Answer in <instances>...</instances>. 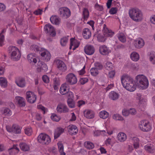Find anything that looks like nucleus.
Wrapping results in <instances>:
<instances>
[{"mask_svg": "<svg viewBox=\"0 0 155 155\" xmlns=\"http://www.w3.org/2000/svg\"><path fill=\"white\" fill-rule=\"evenodd\" d=\"M38 141L43 144H48L51 142V139L48 135L41 134L38 137Z\"/></svg>", "mask_w": 155, "mask_h": 155, "instance_id": "obj_5", "label": "nucleus"}, {"mask_svg": "<svg viewBox=\"0 0 155 155\" xmlns=\"http://www.w3.org/2000/svg\"><path fill=\"white\" fill-rule=\"evenodd\" d=\"M42 79L44 82L45 83H48L49 81L48 77L46 75H44L42 77Z\"/></svg>", "mask_w": 155, "mask_h": 155, "instance_id": "obj_64", "label": "nucleus"}, {"mask_svg": "<svg viewBox=\"0 0 155 155\" xmlns=\"http://www.w3.org/2000/svg\"><path fill=\"white\" fill-rule=\"evenodd\" d=\"M43 12V9H38L35 11L33 13L36 15H40L42 14Z\"/></svg>", "mask_w": 155, "mask_h": 155, "instance_id": "obj_61", "label": "nucleus"}, {"mask_svg": "<svg viewBox=\"0 0 155 155\" xmlns=\"http://www.w3.org/2000/svg\"><path fill=\"white\" fill-rule=\"evenodd\" d=\"M31 50L34 52L38 51L39 50V48L38 46L35 45H33L30 47Z\"/></svg>", "mask_w": 155, "mask_h": 155, "instance_id": "obj_52", "label": "nucleus"}, {"mask_svg": "<svg viewBox=\"0 0 155 155\" xmlns=\"http://www.w3.org/2000/svg\"><path fill=\"white\" fill-rule=\"evenodd\" d=\"M45 32L52 37H54L56 35V32L54 27L49 24L45 25L44 27Z\"/></svg>", "mask_w": 155, "mask_h": 155, "instance_id": "obj_12", "label": "nucleus"}, {"mask_svg": "<svg viewBox=\"0 0 155 155\" xmlns=\"http://www.w3.org/2000/svg\"><path fill=\"white\" fill-rule=\"evenodd\" d=\"M21 149L24 151H28L30 150L29 145L25 143H21L19 144Z\"/></svg>", "mask_w": 155, "mask_h": 155, "instance_id": "obj_32", "label": "nucleus"}, {"mask_svg": "<svg viewBox=\"0 0 155 155\" xmlns=\"http://www.w3.org/2000/svg\"><path fill=\"white\" fill-rule=\"evenodd\" d=\"M66 96L68 98V100H72L74 97V94L71 91H68V92L66 94Z\"/></svg>", "mask_w": 155, "mask_h": 155, "instance_id": "obj_50", "label": "nucleus"}, {"mask_svg": "<svg viewBox=\"0 0 155 155\" xmlns=\"http://www.w3.org/2000/svg\"><path fill=\"white\" fill-rule=\"evenodd\" d=\"M117 12V8L116 7H112L110 9L109 12L111 15L116 14Z\"/></svg>", "mask_w": 155, "mask_h": 155, "instance_id": "obj_55", "label": "nucleus"}, {"mask_svg": "<svg viewBox=\"0 0 155 155\" xmlns=\"http://www.w3.org/2000/svg\"><path fill=\"white\" fill-rule=\"evenodd\" d=\"M58 150L61 155H66L64 151V146L61 143H58L57 144Z\"/></svg>", "mask_w": 155, "mask_h": 155, "instance_id": "obj_37", "label": "nucleus"}, {"mask_svg": "<svg viewBox=\"0 0 155 155\" xmlns=\"http://www.w3.org/2000/svg\"><path fill=\"white\" fill-rule=\"evenodd\" d=\"M67 103L70 107L73 108L75 107L73 99L68 100Z\"/></svg>", "mask_w": 155, "mask_h": 155, "instance_id": "obj_53", "label": "nucleus"}, {"mask_svg": "<svg viewBox=\"0 0 155 155\" xmlns=\"http://www.w3.org/2000/svg\"><path fill=\"white\" fill-rule=\"evenodd\" d=\"M79 45V43L77 40L74 38H71L70 39V43L69 49H71L72 48L73 50H75L78 48Z\"/></svg>", "mask_w": 155, "mask_h": 155, "instance_id": "obj_16", "label": "nucleus"}, {"mask_svg": "<svg viewBox=\"0 0 155 155\" xmlns=\"http://www.w3.org/2000/svg\"><path fill=\"white\" fill-rule=\"evenodd\" d=\"M136 78L137 84L143 89L147 88L149 85L148 81L145 76L142 74L138 75Z\"/></svg>", "mask_w": 155, "mask_h": 155, "instance_id": "obj_2", "label": "nucleus"}, {"mask_svg": "<svg viewBox=\"0 0 155 155\" xmlns=\"http://www.w3.org/2000/svg\"><path fill=\"white\" fill-rule=\"evenodd\" d=\"M99 51L100 53L103 55H107L110 52L109 48L105 45L101 46L99 48Z\"/></svg>", "mask_w": 155, "mask_h": 155, "instance_id": "obj_19", "label": "nucleus"}, {"mask_svg": "<svg viewBox=\"0 0 155 155\" xmlns=\"http://www.w3.org/2000/svg\"><path fill=\"white\" fill-rule=\"evenodd\" d=\"M106 33H107V36L108 37H111L113 35L114 33L111 30H109L107 28L105 30Z\"/></svg>", "mask_w": 155, "mask_h": 155, "instance_id": "obj_62", "label": "nucleus"}, {"mask_svg": "<svg viewBox=\"0 0 155 155\" xmlns=\"http://www.w3.org/2000/svg\"><path fill=\"white\" fill-rule=\"evenodd\" d=\"M57 110L59 113H66L69 111V109L67 106L64 104H58L57 107Z\"/></svg>", "mask_w": 155, "mask_h": 155, "instance_id": "obj_13", "label": "nucleus"}, {"mask_svg": "<svg viewBox=\"0 0 155 155\" xmlns=\"http://www.w3.org/2000/svg\"><path fill=\"white\" fill-rule=\"evenodd\" d=\"M129 15L130 18L135 22H139L143 19L142 12L137 8H132L130 9L129 12Z\"/></svg>", "mask_w": 155, "mask_h": 155, "instance_id": "obj_1", "label": "nucleus"}, {"mask_svg": "<svg viewBox=\"0 0 155 155\" xmlns=\"http://www.w3.org/2000/svg\"><path fill=\"white\" fill-rule=\"evenodd\" d=\"M19 151V149L16 146L14 145L13 147L8 149V151L10 155H15Z\"/></svg>", "mask_w": 155, "mask_h": 155, "instance_id": "obj_28", "label": "nucleus"}, {"mask_svg": "<svg viewBox=\"0 0 155 155\" xmlns=\"http://www.w3.org/2000/svg\"><path fill=\"white\" fill-rule=\"evenodd\" d=\"M37 71L38 72L44 73L47 71L48 68L47 65L41 61H39L37 64Z\"/></svg>", "mask_w": 155, "mask_h": 155, "instance_id": "obj_11", "label": "nucleus"}, {"mask_svg": "<svg viewBox=\"0 0 155 155\" xmlns=\"http://www.w3.org/2000/svg\"><path fill=\"white\" fill-rule=\"evenodd\" d=\"M26 99L27 101L30 103H34L37 99L36 96L31 91H28L26 93Z\"/></svg>", "mask_w": 155, "mask_h": 155, "instance_id": "obj_9", "label": "nucleus"}, {"mask_svg": "<svg viewBox=\"0 0 155 155\" xmlns=\"http://www.w3.org/2000/svg\"><path fill=\"white\" fill-rule=\"evenodd\" d=\"M82 35L84 38L89 39L91 36V31L88 28H85L83 30Z\"/></svg>", "mask_w": 155, "mask_h": 155, "instance_id": "obj_26", "label": "nucleus"}, {"mask_svg": "<svg viewBox=\"0 0 155 155\" xmlns=\"http://www.w3.org/2000/svg\"><path fill=\"white\" fill-rule=\"evenodd\" d=\"M84 116L87 119H92L94 117L95 113L92 110L87 109L84 110Z\"/></svg>", "mask_w": 155, "mask_h": 155, "instance_id": "obj_18", "label": "nucleus"}, {"mask_svg": "<svg viewBox=\"0 0 155 155\" xmlns=\"http://www.w3.org/2000/svg\"><path fill=\"white\" fill-rule=\"evenodd\" d=\"M58 13L61 16L67 18L69 17L71 15L70 10L67 7H61L58 10Z\"/></svg>", "mask_w": 155, "mask_h": 155, "instance_id": "obj_6", "label": "nucleus"}, {"mask_svg": "<svg viewBox=\"0 0 155 155\" xmlns=\"http://www.w3.org/2000/svg\"><path fill=\"white\" fill-rule=\"evenodd\" d=\"M3 114L7 116H11L12 114V112L8 108H5L3 112Z\"/></svg>", "mask_w": 155, "mask_h": 155, "instance_id": "obj_51", "label": "nucleus"}, {"mask_svg": "<svg viewBox=\"0 0 155 155\" xmlns=\"http://www.w3.org/2000/svg\"><path fill=\"white\" fill-rule=\"evenodd\" d=\"M119 95L114 91H111L109 94V98L115 101L117 100L119 97Z\"/></svg>", "mask_w": 155, "mask_h": 155, "instance_id": "obj_27", "label": "nucleus"}, {"mask_svg": "<svg viewBox=\"0 0 155 155\" xmlns=\"http://www.w3.org/2000/svg\"><path fill=\"white\" fill-rule=\"evenodd\" d=\"M117 36L119 40L122 42L126 41V38L124 35L123 33H119L117 34Z\"/></svg>", "mask_w": 155, "mask_h": 155, "instance_id": "obj_38", "label": "nucleus"}, {"mask_svg": "<svg viewBox=\"0 0 155 155\" xmlns=\"http://www.w3.org/2000/svg\"><path fill=\"white\" fill-rule=\"evenodd\" d=\"M27 59L28 61L31 63L35 64L37 62L35 54L30 53L28 54L27 57Z\"/></svg>", "mask_w": 155, "mask_h": 155, "instance_id": "obj_22", "label": "nucleus"}, {"mask_svg": "<svg viewBox=\"0 0 155 155\" xmlns=\"http://www.w3.org/2000/svg\"><path fill=\"white\" fill-rule=\"evenodd\" d=\"M150 60L153 64H155V52H151L149 55Z\"/></svg>", "mask_w": 155, "mask_h": 155, "instance_id": "obj_42", "label": "nucleus"}, {"mask_svg": "<svg viewBox=\"0 0 155 155\" xmlns=\"http://www.w3.org/2000/svg\"><path fill=\"white\" fill-rule=\"evenodd\" d=\"M22 127L18 125H13V133L16 134L21 133Z\"/></svg>", "mask_w": 155, "mask_h": 155, "instance_id": "obj_33", "label": "nucleus"}, {"mask_svg": "<svg viewBox=\"0 0 155 155\" xmlns=\"http://www.w3.org/2000/svg\"><path fill=\"white\" fill-rule=\"evenodd\" d=\"M130 57L131 59L133 61H137L139 59V54L136 52H133L131 54Z\"/></svg>", "mask_w": 155, "mask_h": 155, "instance_id": "obj_34", "label": "nucleus"}, {"mask_svg": "<svg viewBox=\"0 0 155 155\" xmlns=\"http://www.w3.org/2000/svg\"><path fill=\"white\" fill-rule=\"evenodd\" d=\"M127 138V136L124 133L120 132L117 135V139L120 142H124L126 140Z\"/></svg>", "mask_w": 155, "mask_h": 155, "instance_id": "obj_25", "label": "nucleus"}, {"mask_svg": "<svg viewBox=\"0 0 155 155\" xmlns=\"http://www.w3.org/2000/svg\"><path fill=\"white\" fill-rule=\"evenodd\" d=\"M94 7L95 9L98 11H102L103 10V6L99 5L97 3L95 4Z\"/></svg>", "mask_w": 155, "mask_h": 155, "instance_id": "obj_56", "label": "nucleus"}, {"mask_svg": "<svg viewBox=\"0 0 155 155\" xmlns=\"http://www.w3.org/2000/svg\"><path fill=\"white\" fill-rule=\"evenodd\" d=\"M83 16L84 20H87L89 17V12L87 8H84L83 9Z\"/></svg>", "mask_w": 155, "mask_h": 155, "instance_id": "obj_40", "label": "nucleus"}, {"mask_svg": "<svg viewBox=\"0 0 155 155\" xmlns=\"http://www.w3.org/2000/svg\"><path fill=\"white\" fill-rule=\"evenodd\" d=\"M136 99L138 101L139 103L141 104L143 102V98L141 97V95L140 94H137Z\"/></svg>", "mask_w": 155, "mask_h": 155, "instance_id": "obj_57", "label": "nucleus"}, {"mask_svg": "<svg viewBox=\"0 0 155 155\" xmlns=\"http://www.w3.org/2000/svg\"><path fill=\"white\" fill-rule=\"evenodd\" d=\"M90 72L91 74L94 76H96L98 74V71L97 68H93L90 70Z\"/></svg>", "mask_w": 155, "mask_h": 155, "instance_id": "obj_49", "label": "nucleus"}, {"mask_svg": "<svg viewBox=\"0 0 155 155\" xmlns=\"http://www.w3.org/2000/svg\"><path fill=\"white\" fill-rule=\"evenodd\" d=\"M16 84L19 87L21 88H23L25 87L26 82L25 79L23 78H20L15 81Z\"/></svg>", "mask_w": 155, "mask_h": 155, "instance_id": "obj_23", "label": "nucleus"}, {"mask_svg": "<svg viewBox=\"0 0 155 155\" xmlns=\"http://www.w3.org/2000/svg\"><path fill=\"white\" fill-rule=\"evenodd\" d=\"M113 118L116 120H124V119L123 117L120 115L118 114H114L112 116Z\"/></svg>", "mask_w": 155, "mask_h": 155, "instance_id": "obj_44", "label": "nucleus"}, {"mask_svg": "<svg viewBox=\"0 0 155 155\" xmlns=\"http://www.w3.org/2000/svg\"><path fill=\"white\" fill-rule=\"evenodd\" d=\"M121 80L123 87L127 86V85L134 82L133 78L127 74H124L122 76Z\"/></svg>", "mask_w": 155, "mask_h": 155, "instance_id": "obj_7", "label": "nucleus"}, {"mask_svg": "<svg viewBox=\"0 0 155 155\" xmlns=\"http://www.w3.org/2000/svg\"><path fill=\"white\" fill-rule=\"evenodd\" d=\"M64 130L61 127H57L55 130L54 133V137L55 139L58 138L60 136L64 133Z\"/></svg>", "mask_w": 155, "mask_h": 155, "instance_id": "obj_21", "label": "nucleus"}, {"mask_svg": "<svg viewBox=\"0 0 155 155\" xmlns=\"http://www.w3.org/2000/svg\"><path fill=\"white\" fill-rule=\"evenodd\" d=\"M54 62L57 68L62 72H65L67 69V67L65 64L62 61L57 59H55Z\"/></svg>", "mask_w": 155, "mask_h": 155, "instance_id": "obj_10", "label": "nucleus"}, {"mask_svg": "<svg viewBox=\"0 0 155 155\" xmlns=\"http://www.w3.org/2000/svg\"><path fill=\"white\" fill-rule=\"evenodd\" d=\"M25 134L28 136L31 135L32 133V130L31 127H28L25 128L24 129Z\"/></svg>", "mask_w": 155, "mask_h": 155, "instance_id": "obj_46", "label": "nucleus"}, {"mask_svg": "<svg viewBox=\"0 0 155 155\" xmlns=\"http://www.w3.org/2000/svg\"><path fill=\"white\" fill-rule=\"evenodd\" d=\"M15 99L20 107H23L25 106V100L22 97L17 96L15 97Z\"/></svg>", "mask_w": 155, "mask_h": 155, "instance_id": "obj_24", "label": "nucleus"}, {"mask_svg": "<svg viewBox=\"0 0 155 155\" xmlns=\"http://www.w3.org/2000/svg\"><path fill=\"white\" fill-rule=\"evenodd\" d=\"M8 51L10 53L11 58L14 61L19 60L21 57V54L19 49L16 47L11 46L8 48Z\"/></svg>", "mask_w": 155, "mask_h": 155, "instance_id": "obj_3", "label": "nucleus"}, {"mask_svg": "<svg viewBox=\"0 0 155 155\" xmlns=\"http://www.w3.org/2000/svg\"><path fill=\"white\" fill-rule=\"evenodd\" d=\"M134 45L137 48H140L142 47L144 45L143 40L141 38H139L136 39L134 41Z\"/></svg>", "mask_w": 155, "mask_h": 155, "instance_id": "obj_20", "label": "nucleus"}, {"mask_svg": "<svg viewBox=\"0 0 155 155\" xmlns=\"http://www.w3.org/2000/svg\"><path fill=\"white\" fill-rule=\"evenodd\" d=\"M122 115L125 117L128 116L129 114V110L124 109L122 111Z\"/></svg>", "mask_w": 155, "mask_h": 155, "instance_id": "obj_63", "label": "nucleus"}, {"mask_svg": "<svg viewBox=\"0 0 155 155\" xmlns=\"http://www.w3.org/2000/svg\"><path fill=\"white\" fill-rule=\"evenodd\" d=\"M109 116V113L105 110H102L100 112L99 117L103 119L107 118Z\"/></svg>", "mask_w": 155, "mask_h": 155, "instance_id": "obj_35", "label": "nucleus"}, {"mask_svg": "<svg viewBox=\"0 0 155 155\" xmlns=\"http://www.w3.org/2000/svg\"><path fill=\"white\" fill-rule=\"evenodd\" d=\"M41 55L42 59L45 61H48L50 59L51 55L50 52L46 50H45L41 51Z\"/></svg>", "mask_w": 155, "mask_h": 155, "instance_id": "obj_14", "label": "nucleus"}, {"mask_svg": "<svg viewBox=\"0 0 155 155\" xmlns=\"http://www.w3.org/2000/svg\"><path fill=\"white\" fill-rule=\"evenodd\" d=\"M85 147L89 149H91L94 147V144L90 141L85 142L84 143Z\"/></svg>", "mask_w": 155, "mask_h": 155, "instance_id": "obj_41", "label": "nucleus"}, {"mask_svg": "<svg viewBox=\"0 0 155 155\" xmlns=\"http://www.w3.org/2000/svg\"><path fill=\"white\" fill-rule=\"evenodd\" d=\"M127 90L131 91H133L136 89V86L134 84V82L130 83V84L127 85V86L124 87Z\"/></svg>", "mask_w": 155, "mask_h": 155, "instance_id": "obj_29", "label": "nucleus"}, {"mask_svg": "<svg viewBox=\"0 0 155 155\" xmlns=\"http://www.w3.org/2000/svg\"><path fill=\"white\" fill-rule=\"evenodd\" d=\"M115 72L114 70L109 71L108 73L107 76L110 78H113L115 75Z\"/></svg>", "mask_w": 155, "mask_h": 155, "instance_id": "obj_58", "label": "nucleus"}, {"mask_svg": "<svg viewBox=\"0 0 155 155\" xmlns=\"http://www.w3.org/2000/svg\"><path fill=\"white\" fill-rule=\"evenodd\" d=\"M66 82L70 85H73L77 82V78L74 74L69 73L66 76Z\"/></svg>", "mask_w": 155, "mask_h": 155, "instance_id": "obj_8", "label": "nucleus"}, {"mask_svg": "<svg viewBox=\"0 0 155 155\" xmlns=\"http://www.w3.org/2000/svg\"><path fill=\"white\" fill-rule=\"evenodd\" d=\"M88 79L87 78H82L80 80V82L81 84H84L87 82Z\"/></svg>", "mask_w": 155, "mask_h": 155, "instance_id": "obj_60", "label": "nucleus"}, {"mask_svg": "<svg viewBox=\"0 0 155 155\" xmlns=\"http://www.w3.org/2000/svg\"><path fill=\"white\" fill-rule=\"evenodd\" d=\"M145 150L147 152L153 153L154 152V149L152 145H146L144 147Z\"/></svg>", "mask_w": 155, "mask_h": 155, "instance_id": "obj_36", "label": "nucleus"}, {"mask_svg": "<svg viewBox=\"0 0 155 155\" xmlns=\"http://www.w3.org/2000/svg\"><path fill=\"white\" fill-rule=\"evenodd\" d=\"M5 31V29L2 30L1 33L0 34V46H2L3 45L4 40V36L2 34Z\"/></svg>", "mask_w": 155, "mask_h": 155, "instance_id": "obj_45", "label": "nucleus"}, {"mask_svg": "<svg viewBox=\"0 0 155 155\" xmlns=\"http://www.w3.org/2000/svg\"><path fill=\"white\" fill-rule=\"evenodd\" d=\"M105 67L107 70L108 71H111L113 70L114 67L112 63L110 62H107L106 64Z\"/></svg>", "mask_w": 155, "mask_h": 155, "instance_id": "obj_43", "label": "nucleus"}, {"mask_svg": "<svg viewBox=\"0 0 155 155\" xmlns=\"http://www.w3.org/2000/svg\"><path fill=\"white\" fill-rule=\"evenodd\" d=\"M66 83H64L60 87V93L62 95L66 94L68 91H69L68 89H67V87Z\"/></svg>", "mask_w": 155, "mask_h": 155, "instance_id": "obj_30", "label": "nucleus"}, {"mask_svg": "<svg viewBox=\"0 0 155 155\" xmlns=\"http://www.w3.org/2000/svg\"><path fill=\"white\" fill-rule=\"evenodd\" d=\"M51 118L53 120L56 122L59 121L61 119V117L60 116H58L54 114H52Z\"/></svg>", "mask_w": 155, "mask_h": 155, "instance_id": "obj_48", "label": "nucleus"}, {"mask_svg": "<svg viewBox=\"0 0 155 155\" xmlns=\"http://www.w3.org/2000/svg\"><path fill=\"white\" fill-rule=\"evenodd\" d=\"M84 51L86 54L91 55L94 53L95 49L93 46L88 45L84 48Z\"/></svg>", "mask_w": 155, "mask_h": 155, "instance_id": "obj_15", "label": "nucleus"}, {"mask_svg": "<svg viewBox=\"0 0 155 155\" xmlns=\"http://www.w3.org/2000/svg\"><path fill=\"white\" fill-rule=\"evenodd\" d=\"M50 20L52 23L56 25L59 24L60 21V19L55 16H52L50 18Z\"/></svg>", "mask_w": 155, "mask_h": 155, "instance_id": "obj_31", "label": "nucleus"}, {"mask_svg": "<svg viewBox=\"0 0 155 155\" xmlns=\"http://www.w3.org/2000/svg\"><path fill=\"white\" fill-rule=\"evenodd\" d=\"M68 41V39L66 37H64L61 38L60 40V43L62 46H65Z\"/></svg>", "mask_w": 155, "mask_h": 155, "instance_id": "obj_54", "label": "nucleus"}, {"mask_svg": "<svg viewBox=\"0 0 155 155\" xmlns=\"http://www.w3.org/2000/svg\"><path fill=\"white\" fill-rule=\"evenodd\" d=\"M139 127L144 132L149 131L151 129V126L149 122L146 120H141L139 124Z\"/></svg>", "mask_w": 155, "mask_h": 155, "instance_id": "obj_4", "label": "nucleus"}, {"mask_svg": "<svg viewBox=\"0 0 155 155\" xmlns=\"http://www.w3.org/2000/svg\"><path fill=\"white\" fill-rule=\"evenodd\" d=\"M0 85L1 87H5L7 85L6 79L4 77H0Z\"/></svg>", "mask_w": 155, "mask_h": 155, "instance_id": "obj_39", "label": "nucleus"}, {"mask_svg": "<svg viewBox=\"0 0 155 155\" xmlns=\"http://www.w3.org/2000/svg\"><path fill=\"white\" fill-rule=\"evenodd\" d=\"M68 129L69 133L71 135H75L78 132L77 127L74 125H70L68 127Z\"/></svg>", "mask_w": 155, "mask_h": 155, "instance_id": "obj_17", "label": "nucleus"}, {"mask_svg": "<svg viewBox=\"0 0 155 155\" xmlns=\"http://www.w3.org/2000/svg\"><path fill=\"white\" fill-rule=\"evenodd\" d=\"M97 38L98 40L100 42H104L105 40V37L104 36L100 34L97 35Z\"/></svg>", "mask_w": 155, "mask_h": 155, "instance_id": "obj_59", "label": "nucleus"}, {"mask_svg": "<svg viewBox=\"0 0 155 155\" xmlns=\"http://www.w3.org/2000/svg\"><path fill=\"white\" fill-rule=\"evenodd\" d=\"M133 140L134 141V148L137 149L139 147V139L136 137H134Z\"/></svg>", "mask_w": 155, "mask_h": 155, "instance_id": "obj_47", "label": "nucleus"}]
</instances>
